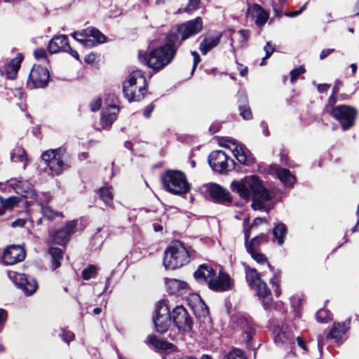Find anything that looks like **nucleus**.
Wrapping results in <instances>:
<instances>
[{
  "label": "nucleus",
  "instance_id": "nucleus-54",
  "mask_svg": "<svg viewBox=\"0 0 359 359\" xmlns=\"http://www.w3.org/2000/svg\"><path fill=\"white\" fill-rule=\"evenodd\" d=\"M334 51V49H333V48H327V49L323 50L320 54V59L324 60L328 55H330L331 53H332Z\"/></svg>",
  "mask_w": 359,
  "mask_h": 359
},
{
  "label": "nucleus",
  "instance_id": "nucleus-46",
  "mask_svg": "<svg viewBox=\"0 0 359 359\" xmlns=\"http://www.w3.org/2000/svg\"><path fill=\"white\" fill-rule=\"evenodd\" d=\"M61 335V337H62V339L69 344L70 341H73L74 339V334L69 331V330H67L65 329H62V332L60 334Z\"/></svg>",
  "mask_w": 359,
  "mask_h": 359
},
{
  "label": "nucleus",
  "instance_id": "nucleus-30",
  "mask_svg": "<svg viewBox=\"0 0 359 359\" xmlns=\"http://www.w3.org/2000/svg\"><path fill=\"white\" fill-rule=\"evenodd\" d=\"M23 60V55L18 53L8 65H6V71L8 78L13 79L16 77Z\"/></svg>",
  "mask_w": 359,
  "mask_h": 359
},
{
  "label": "nucleus",
  "instance_id": "nucleus-36",
  "mask_svg": "<svg viewBox=\"0 0 359 359\" xmlns=\"http://www.w3.org/2000/svg\"><path fill=\"white\" fill-rule=\"evenodd\" d=\"M245 271L246 280L251 288L262 280L260 273L256 269L245 265Z\"/></svg>",
  "mask_w": 359,
  "mask_h": 359
},
{
  "label": "nucleus",
  "instance_id": "nucleus-58",
  "mask_svg": "<svg viewBox=\"0 0 359 359\" xmlns=\"http://www.w3.org/2000/svg\"><path fill=\"white\" fill-rule=\"evenodd\" d=\"M65 52H67V53H69V54L73 57H74L75 59L76 60H79V53L73 50L70 46H69V48H65Z\"/></svg>",
  "mask_w": 359,
  "mask_h": 359
},
{
  "label": "nucleus",
  "instance_id": "nucleus-45",
  "mask_svg": "<svg viewBox=\"0 0 359 359\" xmlns=\"http://www.w3.org/2000/svg\"><path fill=\"white\" fill-rule=\"evenodd\" d=\"M57 217H62V212L55 211L51 208L46 205V219L53 220Z\"/></svg>",
  "mask_w": 359,
  "mask_h": 359
},
{
  "label": "nucleus",
  "instance_id": "nucleus-44",
  "mask_svg": "<svg viewBox=\"0 0 359 359\" xmlns=\"http://www.w3.org/2000/svg\"><path fill=\"white\" fill-rule=\"evenodd\" d=\"M306 72L305 68L303 66H300L295 69H293L290 72V81L291 82H294L297 80V79L301 74H304Z\"/></svg>",
  "mask_w": 359,
  "mask_h": 359
},
{
  "label": "nucleus",
  "instance_id": "nucleus-18",
  "mask_svg": "<svg viewBox=\"0 0 359 359\" xmlns=\"http://www.w3.org/2000/svg\"><path fill=\"white\" fill-rule=\"evenodd\" d=\"M252 289L255 291L256 294L262 302L264 308L266 310L270 309L273 304V300L271 290L268 287L267 284L264 281L262 280L252 287Z\"/></svg>",
  "mask_w": 359,
  "mask_h": 359
},
{
  "label": "nucleus",
  "instance_id": "nucleus-60",
  "mask_svg": "<svg viewBox=\"0 0 359 359\" xmlns=\"http://www.w3.org/2000/svg\"><path fill=\"white\" fill-rule=\"evenodd\" d=\"M25 223H26L25 219H18L12 223V226L13 227H16V226L22 227L25 224Z\"/></svg>",
  "mask_w": 359,
  "mask_h": 359
},
{
  "label": "nucleus",
  "instance_id": "nucleus-47",
  "mask_svg": "<svg viewBox=\"0 0 359 359\" xmlns=\"http://www.w3.org/2000/svg\"><path fill=\"white\" fill-rule=\"evenodd\" d=\"M240 115L246 120L252 118V114L250 108L247 106L239 107Z\"/></svg>",
  "mask_w": 359,
  "mask_h": 359
},
{
  "label": "nucleus",
  "instance_id": "nucleus-41",
  "mask_svg": "<svg viewBox=\"0 0 359 359\" xmlns=\"http://www.w3.org/2000/svg\"><path fill=\"white\" fill-rule=\"evenodd\" d=\"M97 269L93 265H90L87 268L84 269L82 271V277L85 280H89L95 277L96 274Z\"/></svg>",
  "mask_w": 359,
  "mask_h": 359
},
{
  "label": "nucleus",
  "instance_id": "nucleus-62",
  "mask_svg": "<svg viewBox=\"0 0 359 359\" xmlns=\"http://www.w3.org/2000/svg\"><path fill=\"white\" fill-rule=\"evenodd\" d=\"M266 219H263V218H261V217H257L253 223L252 224V225L250 226V229L253 228L255 226H257L263 222H266Z\"/></svg>",
  "mask_w": 359,
  "mask_h": 359
},
{
  "label": "nucleus",
  "instance_id": "nucleus-8",
  "mask_svg": "<svg viewBox=\"0 0 359 359\" xmlns=\"http://www.w3.org/2000/svg\"><path fill=\"white\" fill-rule=\"evenodd\" d=\"M156 330L160 333L166 332L171 325V316L168 306L162 301L157 303L155 316L153 318Z\"/></svg>",
  "mask_w": 359,
  "mask_h": 359
},
{
  "label": "nucleus",
  "instance_id": "nucleus-52",
  "mask_svg": "<svg viewBox=\"0 0 359 359\" xmlns=\"http://www.w3.org/2000/svg\"><path fill=\"white\" fill-rule=\"evenodd\" d=\"M7 311L3 309H0V332L2 331L4 328V325L7 320Z\"/></svg>",
  "mask_w": 359,
  "mask_h": 359
},
{
  "label": "nucleus",
  "instance_id": "nucleus-19",
  "mask_svg": "<svg viewBox=\"0 0 359 359\" xmlns=\"http://www.w3.org/2000/svg\"><path fill=\"white\" fill-rule=\"evenodd\" d=\"M206 189L214 202L224 203L231 201L229 192L217 184H208L206 186Z\"/></svg>",
  "mask_w": 359,
  "mask_h": 359
},
{
  "label": "nucleus",
  "instance_id": "nucleus-38",
  "mask_svg": "<svg viewBox=\"0 0 359 359\" xmlns=\"http://www.w3.org/2000/svg\"><path fill=\"white\" fill-rule=\"evenodd\" d=\"M286 233L287 227L283 223L278 222L274 226L273 234L274 238L277 240L278 245H281L283 244Z\"/></svg>",
  "mask_w": 359,
  "mask_h": 359
},
{
  "label": "nucleus",
  "instance_id": "nucleus-16",
  "mask_svg": "<svg viewBox=\"0 0 359 359\" xmlns=\"http://www.w3.org/2000/svg\"><path fill=\"white\" fill-rule=\"evenodd\" d=\"M233 284V280L229 275L220 271L217 275L215 273L209 288L215 292H224L230 290Z\"/></svg>",
  "mask_w": 359,
  "mask_h": 359
},
{
  "label": "nucleus",
  "instance_id": "nucleus-5",
  "mask_svg": "<svg viewBox=\"0 0 359 359\" xmlns=\"http://www.w3.org/2000/svg\"><path fill=\"white\" fill-rule=\"evenodd\" d=\"M163 182L165 189L175 195L186 194L190 189L185 175L180 171H167L163 177Z\"/></svg>",
  "mask_w": 359,
  "mask_h": 359
},
{
  "label": "nucleus",
  "instance_id": "nucleus-39",
  "mask_svg": "<svg viewBox=\"0 0 359 359\" xmlns=\"http://www.w3.org/2000/svg\"><path fill=\"white\" fill-rule=\"evenodd\" d=\"M100 198L104 202V203L110 207L113 206V197L114 194L111 191V187H103L100 189Z\"/></svg>",
  "mask_w": 359,
  "mask_h": 359
},
{
  "label": "nucleus",
  "instance_id": "nucleus-55",
  "mask_svg": "<svg viewBox=\"0 0 359 359\" xmlns=\"http://www.w3.org/2000/svg\"><path fill=\"white\" fill-rule=\"evenodd\" d=\"M238 34H239L243 42H246L248 40L249 36H250L249 31L242 29V30L239 31Z\"/></svg>",
  "mask_w": 359,
  "mask_h": 359
},
{
  "label": "nucleus",
  "instance_id": "nucleus-13",
  "mask_svg": "<svg viewBox=\"0 0 359 359\" xmlns=\"http://www.w3.org/2000/svg\"><path fill=\"white\" fill-rule=\"evenodd\" d=\"M8 276L27 296L32 295L36 292L38 286L34 278L14 271L9 272Z\"/></svg>",
  "mask_w": 359,
  "mask_h": 359
},
{
  "label": "nucleus",
  "instance_id": "nucleus-4",
  "mask_svg": "<svg viewBox=\"0 0 359 359\" xmlns=\"http://www.w3.org/2000/svg\"><path fill=\"white\" fill-rule=\"evenodd\" d=\"M147 81L140 70L133 71L123 84L124 96L131 102H138L144 97L147 93Z\"/></svg>",
  "mask_w": 359,
  "mask_h": 359
},
{
  "label": "nucleus",
  "instance_id": "nucleus-61",
  "mask_svg": "<svg viewBox=\"0 0 359 359\" xmlns=\"http://www.w3.org/2000/svg\"><path fill=\"white\" fill-rule=\"evenodd\" d=\"M154 105L151 104L149 106H148L144 111V116L146 117V118H149L151 116V114L154 109Z\"/></svg>",
  "mask_w": 359,
  "mask_h": 359
},
{
  "label": "nucleus",
  "instance_id": "nucleus-7",
  "mask_svg": "<svg viewBox=\"0 0 359 359\" xmlns=\"http://www.w3.org/2000/svg\"><path fill=\"white\" fill-rule=\"evenodd\" d=\"M72 36L87 48L94 47L106 41L105 36L93 27L75 32L72 34Z\"/></svg>",
  "mask_w": 359,
  "mask_h": 359
},
{
  "label": "nucleus",
  "instance_id": "nucleus-33",
  "mask_svg": "<svg viewBox=\"0 0 359 359\" xmlns=\"http://www.w3.org/2000/svg\"><path fill=\"white\" fill-rule=\"evenodd\" d=\"M145 342L148 345H150L154 348L158 350H169L172 349V348L174 347V346L172 344L165 340L159 339L156 336L153 334L149 335L147 337Z\"/></svg>",
  "mask_w": 359,
  "mask_h": 359
},
{
  "label": "nucleus",
  "instance_id": "nucleus-12",
  "mask_svg": "<svg viewBox=\"0 0 359 359\" xmlns=\"http://www.w3.org/2000/svg\"><path fill=\"white\" fill-rule=\"evenodd\" d=\"M276 344L283 348L285 357L294 355L293 348L295 345L294 336L292 332L285 328H281L274 337Z\"/></svg>",
  "mask_w": 359,
  "mask_h": 359
},
{
  "label": "nucleus",
  "instance_id": "nucleus-9",
  "mask_svg": "<svg viewBox=\"0 0 359 359\" xmlns=\"http://www.w3.org/2000/svg\"><path fill=\"white\" fill-rule=\"evenodd\" d=\"M221 146L229 149L240 163L248 165L254 163L251 152L237 141L227 140L221 144Z\"/></svg>",
  "mask_w": 359,
  "mask_h": 359
},
{
  "label": "nucleus",
  "instance_id": "nucleus-63",
  "mask_svg": "<svg viewBox=\"0 0 359 359\" xmlns=\"http://www.w3.org/2000/svg\"><path fill=\"white\" fill-rule=\"evenodd\" d=\"M297 344H298L299 346L301 347L304 351H306L307 348H306V346L304 341L302 340V339L300 338L299 337H297Z\"/></svg>",
  "mask_w": 359,
  "mask_h": 359
},
{
  "label": "nucleus",
  "instance_id": "nucleus-27",
  "mask_svg": "<svg viewBox=\"0 0 359 359\" xmlns=\"http://www.w3.org/2000/svg\"><path fill=\"white\" fill-rule=\"evenodd\" d=\"M48 48L50 53L65 51V48H69L67 37L64 35L55 36L49 41Z\"/></svg>",
  "mask_w": 359,
  "mask_h": 359
},
{
  "label": "nucleus",
  "instance_id": "nucleus-3",
  "mask_svg": "<svg viewBox=\"0 0 359 359\" xmlns=\"http://www.w3.org/2000/svg\"><path fill=\"white\" fill-rule=\"evenodd\" d=\"M191 255L184 243L173 241L165 250L163 263L165 269L174 270L189 264Z\"/></svg>",
  "mask_w": 359,
  "mask_h": 359
},
{
  "label": "nucleus",
  "instance_id": "nucleus-31",
  "mask_svg": "<svg viewBox=\"0 0 359 359\" xmlns=\"http://www.w3.org/2000/svg\"><path fill=\"white\" fill-rule=\"evenodd\" d=\"M348 324L349 323H334L327 334V338L334 339L336 341H339L341 339L342 335L349 329Z\"/></svg>",
  "mask_w": 359,
  "mask_h": 359
},
{
  "label": "nucleus",
  "instance_id": "nucleus-6",
  "mask_svg": "<svg viewBox=\"0 0 359 359\" xmlns=\"http://www.w3.org/2000/svg\"><path fill=\"white\" fill-rule=\"evenodd\" d=\"M46 166L53 176L59 175L67 170L69 165L65 150L60 148L46 151Z\"/></svg>",
  "mask_w": 359,
  "mask_h": 359
},
{
  "label": "nucleus",
  "instance_id": "nucleus-34",
  "mask_svg": "<svg viewBox=\"0 0 359 359\" xmlns=\"http://www.w3.org/2000/svg\"><path fill=\"white\" fill-rule=\"evenodd\" d=\"M245 234V248L247 251H252V250H257L259 244L264 240V236L261 234L258 236L252 238L250 242H248V239L250 236V229H245L244 230Z\"/></svg>",
  "mask_w": 359,
  "mask_h": 359
},
{
  "label": "nucleus",
  "instance_id": "nucleus-17",
  "mask_svg": "<svg viewBox=\"0 0 359 359\" xmlns=\"http://www.w3.org/2000/svg\"><path fill=\"white\" fill-rule=\"evenodd\" d=\"M25 257V251L18 245L8 247L4 252L3 260L6 264L12 265L22 262Z\"/></svg>",
  "mask_w": 359,
  "mask_h": 359
},
{
  "label": "nucleus",
  "instance_id": "nucleus-64",
  "mask_svg": "<svg viewBox=\"0 0 359 359\" xmlns=\"http://www.w3.org/2000/svg\"><path fill=\"white\" fill-rule=\"evenodd\" d=\"M330 86L327 85V84H319L318 86V90L320 92V93H324V92H326L328 88H329Z\"/></svg>",
  "mask_w": 359,
  "mask_h": 359
},
{
  "label": "nucleus",
  "instance_id": "nucleus-25",
  "mask_svg": "<svg viewBox=\"0 0 359 359\" xmlns=\"http://www.w3.org/2000/svg\"><path fill=\"white\" fill-rule=\"evenodd\" d=\"M221 37L222 34L220 32L205 36L199 46L201 53L206 55L212 48L216 47L219 44Z\"/></svg>",
  "mask_w": 359,
  "mask_h": 359
},
{
  "label": "nucleus",
  "instance_id": "nucleus-40",
  "mask_svg": "<svg viewBox=\"0 0 359 359\" xmlns=\"http://www.w3.org/2000/svg\"><path fill=\"white\" fill-rule=\"evenodd\" d=\"M330 313L325 309H320L316 313V319L319 323H325L330 320Z\"/></svg>",
  "mask_w": 359,
  "mask_h": 359
},
{
  "label": "nucleus",
  "instance_id": "nucleus-10",
  "mask_svg": "<svg viewBox=\"0 0 359 359\" xmlns=\"http://www.w3.org/2000/svg\"><path fill=\"white\" fill-rule=\"evenodd\" d=\"M330 114L341 123L343 130H346L353 126L356 111L352 107L340 105L332 109Z\"/></svg>",
  "mask_w": 359,
  "mask_h": 359
},
{
  "label": "nucleus",
  "instance_id": "nucleus-23",
  "mask_svg": "<svg viewBox=\"0 0 359 359\" xmlns=\"http://www.w3.org/2000/svg\"><path fill=\"white\" fill-rule=\"evenodd\" d=\"M215 273V270L211 266L207 264H201L194 272V276L198 283H206L209 287L210 280H212Z\"/></svg>",
  "mask_w": 359,
  "mask_h": 359
},
{
  "label": "nucleus",
  "instance_id": "nucleus-51",
  "mask_svg": "<svg viewBox=\"0 0 359 359\" xmlns=\"http://www.w3.org/2000/svg\"><path fill=\"white\" fill-rule=\"evenodd\" d=\"M191 55L193 56V67L191 69V74H193L196 70L197 65L201 62V57L196 51H192Z\"/></svg>",
  "mask_w": 359,
  "mask_h": 359
},
{
  "label": "nucleus",
  "instance_id": "nucleus-26",
  "mask_svg": "<svg viewBox=\"0 0 359 359\" xmlns=\"http://www.w3.org/2000/svg\"><path fill=\"white\" fill-rule=\"evenodd\" d=\"M118 112L119 108L115 103L109 104L102 114L101 122L102 126L104 128L111 126L116 119Z\"/></svg>",
  "mask_w": 359,
  "mask_h": 359
},
{
  "label": "nucleus",
  "instance_id": "nucleus-28",
  "mask_svg": "<svg viewBox=\"0 0 359 359\" xmlns=\"http://www.w3.org/2000/svg\"><path fill=\"white\" fill-rule=\"evenodd\" d=\"M166 287L168 291L170 294H186L189 290L188 284L180 280L177 279H166L165 280Z\"/></svg>",
  "mask_w": 359,
  "mask_h": 359
},
{
  "label": "nucleus",
  "instance_id": "nucleus-21",
  "mask_svg": "<svg viewBox=\"0 0 359 359\" xmlns=\"http://www.w3.org/2000/svg\"><path fill=\"white\" fill-rule=\"evenodd\" d=\"M45 69L39 65H34L29 76L28 86L33 88H43L45 86L44 81Z\"/></svg>",
  "mask_w": 359,
  "mask_h": 359
},
{
  "label": "nucleus",
  "instance_id": "nucleus-14",
  "mask_svg": "<svg viewBox=\"0 0 359 359\" xmlns=\"http://www.w3.org/2000/svg\"><path fill=\"white\" fill-rule=\"evenodd\" d=\"M174 325L180 331H189L192 327V321L187 310L182 306H176L172 313Z\"/></svg>",
  "mask_w": 359,
  "mask_h": 359
},
{
  "label": "nucleus",
  "instance_id": "nucleus-24",
  "mask_svg": "<svg viewBox=\"0 0 359 359\" xmlns=\"http://www.w3.org/2000/svg\"><path fill=\"white\" fill-rule=\"evenodd\" d=\"M271 170V172L275 173L285 186L291 187L294 184L296 178L287 169L273 165Z\"/></svg>",
  "mask_w": 359,
  "mask_h": 359
},
{
  "label": "nucleus",
  "instance_id": "nucleus-49",
  "mask_svg": "<svg viewBox=\"0 0 359 359\" xmlns=\"http://www.w3.org/2000/svg\"><path fill=\"white\" fill-rule=\"evenodd\" d=\"M264 51L266 53V55L262 59V62H261V65H264V61L266 59H268L271 55V54L274 51V48L271 46L270 42H267L266 44L265 45V46L264 47Z\"/></svg>",
  "mask_w": 359,
  "mask_h": 359
},
{
  "label": "nucleus",
  "instance_id": "nucleus-59",
  "mask_svg": "<svg viewBox=\"0 0 359 359\" xmlns=\"http://www.w3.org/2000/svg\"><path fill=\"white\" fill-rule=\"evenodd\" d=\"M280 282V275L276 273L273 277L270 280V283L273 285H279Z\"/></svg>",
  "mask_w": 359,
  "mask_h": 359
},
{
  "label": "nucleus",
  "instance_id": "nucleus-43",
  "mask_svg": "<svg viewBox=\"0 0 359 359\" xmlns=\"http://www.w3.org/2000/svg\"><path fill=\"white\" fill-rule=\"evenodd\" d=\"M248 252L250 254L252 258L257 263L262 264L266 262L265 256L259 253L257 250H252V251H248Z\"/></svg>",
  "mask_w": 359,
  "mask_h": 359
},
{
  "label": "nucleus",
  "instance_id": "nucleus-48",
  "mask_svg": "<svg viewBox=\"0 0 359 359\" xmlns=\"http://www.w3.org/2000/svg\"><path fill=\"white\" fill-rule=\"evenodd\" d=\"M102 99L100 97H97L92 100L90 103V109L93 112L98 111L102 106Z\"/></svg>",
  "mask_w": 359,
  "mask_h": 359
},
{
  "label": "nucleus",
  "instance_id": "nucleus-15",
  "mask_svg": "<svg viewBox=\"0 0 359 359\" xmlns=\"http://www.w3.org/2000/svg\"><path fill=\"white\" fill-rule=\"evenodd\" d=\"M208 162L213 170L218 172L226 171L230 167L229 158L223 151L216 150L212 151L208 157ZM233 163V161H230Z\"/></svg>",
  "mask_w": 359,
  "mask_h": 359
},
{
  "label": "nucleus",
  "instance_id": "nucleus-56",
  "mask_svg": "<svg viewBox=\"0 0 359 359\" xmlns=\"http://www.w3.org/2000/svg\"><path fill=\"white\" fill-rule=\"evenodd\" d=\"M34 55L36 59L39 60L45 57V50L42 48H39L34 50Z\"/></svg>",
  "mask_w": 359,
  "mask_h": 359
},
{
  "label": "nucleus",
  "instance_id": "nucleus-35",
  "mask_svg": "<svg viewBox=\"0 0 359 359\" xmlns=\"http://www.w3.org/2000/svg\"><path fill=\"white\" fill-rule=\"evenodd\" d=\"M0 202L2 205V208H0V215L4 214V208H12L20 203L23 205L27 204V201H25L22 197L19 196H11L6 199H4L0 196Z\"/></svg>",
  "mask_w": 359,
  "mask_h": 359
},
{
  "label": "nucleus",
  "instance_id": "nucleus-37",
  "mask_svg": "<svg viewBox=\"0 0 359 359\" xmlns=\"http://www.w3.org/2000/svg\"><path fill=\"white\" fill-rule=\"evenodd\" d=\"M11 159L13 162L23 163L25 169L27 164V156L25 149L19 146L15 147L11 153Z\"/></svg>",
  "mask_w": 359,
  "mask_h": 359
},
{
  "label": "nucleus",
  "instance_id": "nucleus-53",
  "mask_svg": "<svg viewBox=\"0 0 359 359\" xmlns=\"http://www.w3.org/2000/svg\"><path fill=\"white\" fill-rule=\"evenodd\" d=\"M336 102V97H335V95H332L330 97H329V100H328V103L327 104L325 108V110L327 113H329L330 114V111H332V109H333L334 108H332L333 105L334 104V103Z\"/></svg>",
  "mask_w": 359,
  "mask_h": 359
},
{
  "label": "nucleus",
  "instance_id": "nucleus-2",
  "mask_svg": "<svg viewBox=\"0 0 359 359\" xmlns=\"http://www.w3.org/2000/svg\"><path fill=\"white\" fill-rule=\"evenodd\" d=\"M231 187L233 191L243 199H249L252 196V208L254 210L266 209L264 203L269 201L271 196L257 176H248L241 180L233 181Z\"/></svg>",
  "mask_w": 359,
  "mask_h": 359
},
{
  "label": "nucleus",
  "instance_id": "nucleus-1",
  "mask_svg": "<svg viewBox=\"0 0 359 359\" xmlns=\"http://www.w3.org/2000/svg\"><path fill=\"white\" fill-rule=\"evenodd\" d=\"M202 27L203 22L200 17L187 23L173 26L167 36L168 43L152 50L147 56L143 57L139 53L140 62L156 71L163 69L172 61L182 42L200 32Z\"/></svg>",
  "mask_w": 359,
  "mask_h": 359
},
{
  "label": "nucleus",
  "instance_id": "nucleus-50",
  "mask_svg": "<svg viewBox=\"0 0 359 359\" xmlns=\"http://www.w3.org/2000/svg\"><path fill=\"white\" fill-rule=\"evenodd\" d=\"M199 2L200 0H189V4L185 8V11L187 13H191L196 10L198 6Z\"/></svg>",
  "mask_w": 359,
  "mask_h": 359
},
{
  "label": "nucleus",
  "instance_id": "nucleus-42",
  "mask_svg": "<svg viewBox=\"0 0 359 359\" xmlns=\"http://www.w3.org/2000/svg\"><path fill=\"white\" fill-rule=\"evenodd\" d=\"M223 359H246L243 351L234 349L226 354Z\"/></svg>",
  "mask_w": 359,
  "mask_h": 359
},
{
  "label": "nucleus",
  "instance_id": "nucleus-57",
  "mask_svg": "<svg viewBox=\"0 0 359 359\" xmlns=\"http://www.w3.org/2000/svg\"><path fill=\"white\" fill-rule=\"evenodd\" d=\"M306 8V4H304L303 6H302V8L297 11H294V12H291V13H285V15L287 17H296L297 15H299V14H301L303 11Z\"/></svg>",
  "mask_w": 359,
  "mask_h": 359
},
{
  "label": "nucleus",
  "instance_id": "nucleus-22",
  "mask_svg": "<svg viewBox=\"0 0 359 359\" xmlns=\"http://www.w3.org/2000/svg\"><path fill=\"white\" fill-rule=\"evenodd\" d=\"M248 15L254 21L255 25L261 27L269 19V13L259 4H254L248 9Z\"/></svg>",
  "mask_w": 359,
  "mask_h": 359
},
{
  "label": "nucleus",
  "instance_id": "nucleus-20",
  "mask_svg": "<svg viewBox=\"0 0 359 359\" xmlns=\"http://www.w3.org/2000/svg\"><path fill=\"white\" fill-rule=\"evenodd\" d=\"M10 184L17 194L21 195L22 198H30L36 200V194L32 185L27 180L15 179Z\"/></svg>",
  "mask_w": 359,
  "mask_h": 359
},
{
  "label": "nucleus",
  "instance_id": "nucleus-32",
  "mask_svg": "<svg viewBox=\"0 0 359 359\" xmlns=\"http://www.w3.org/2000/svg\"><path fill=\"white\" fill-rule=\"evenodd\" d=\"M48 253L50 256V269L55 271L61 266V262L63 259V250L59 248H50Z\"/></svg>",
  "mask_w": 359,
  "mask_h": 359
},
{
  "label": "nucleus",
  "instance_id": "nucleus-29",
  "mask_svg": "<svg viewBox=\"0 0 359 359\" xmlns=\"http://www.w3.org/2000/svg\"><path fill=\"white\" fill-rule=\"evenodd\" d=\"M237 326L245 334L247 341H250L255 332V327L250 318L241 316L237 319Z\"/></svg>",
  "mask_w": 359,
  "mask_h": 359
},
{
  "label": "nucleus",
  "instance_id": "nucleus-11",
  "mask_svg": "<svg viewBox=\"0 0 359 359\" xmlns=\"http://www.w3.org/2000/svg\"><path fill=\"white\" fill-rule=\"evenodd\" d=\"M77 224V220L75 219L67 222L63 227L50 235L53 243L60 246L65 245L76 232Z\"/></svg>",
  "mask_w": 359,
  "mask_h": 359
}]
</instances>
